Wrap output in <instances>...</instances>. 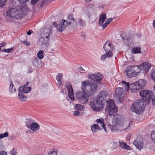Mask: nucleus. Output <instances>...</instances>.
Wrapping results in <instances>:
<instances>
[{"label": "nucleus", "mask_w": 155, "mask_h": 155, "mask_svg": "<svg viewBox=\"0 0 155 155\" xmlns=\"http://www.w3.org/2000/svg\"><path fill=\"white\" fill-rule=\"evenodd\" d=\"M66 85L69 97L71 100H74V98L73 95V90L70 83L69 82H67Z\"/></svg>", "instance_id": "f8f14e48"}, {"label": "nucleus", "mask_w": 155, "mask_h": 155, "mask_svg": "<svg viewBox=\"0 0 155 155\" xmlns=\"http://www.w3.org/2000/svg\"><path fill=\"white\" fill-rule=\"evenodd\" d=\"M143 138L141 137H138L133 142V144L139 150L142 149L143 146Z\"/></svg>", "instance_id": "1a4fd4ad"}, {"label": "nucleus", "mask_w": 155, "mask_h": 155, "mask_svg": "<svg viewBox=\"0 0 155 155\" xmlns=\"http://www.w3.org/2000/svg\"><path fill=\"white\" fill-rule=\"evenodd\" d=\"M78 70L81 72H82L83 71H85V70L82 68L81 67H80L78 68Z\"/></svg>", "instance_id": "5fc2aeb1"}, {"label": "nucleus", "mask_w": 155, "mask_h": 155, "mask_svg": "<svg viewBox=\"0 0 155 155\" xmlns=\"http://www.w3.org/2000/svg\"><path fill=\"white\" fill-rule=\"evenodd\" d=\"M88 77L90 79L97 81H101L102 79V76L100 73H97L96 74H91L88 75Z\"/></svg>", "instance_id": "2eb2a0df"}, {"label": "nucleus", "mask_w": 155, "mask_h": 155, "mask_svg": "<svg viewBox=\"0 0 155 155\" xmlns=\"http://www.w3.org/2000/svg\"><path fill=\"white\" fill-rule=\"evenodd\" d=\"M112 52V51H110L109 52H106V53L105 54L101 56V59L102 60H104L107 58L111 57L113 55V54Z\"/></svg>", "instance_id": "393cba45"}, {"label": "nucleus", "mask_w": 155, "mask_h": 155, "mask_svg": "<svg viewBox=\"0 0 155 155\" xmlns=\"http://www.w3.org/2000/svg\"><path fill=\"white\" fill-rule=\"evenodd\" d=\"M132 66H129L127 67L124 72V74L127 77L131 78L135 76V74L132 70Z\"/></svg>", "instance_id": "ddd939ff"}, {"label": "nucleus", "mask_w": 155, "mask_h": 155, "mask_svg": "<svg viewBox=\"0 0 155 155\" xmlns=\"http://www.w3.org/2000/svg\"><path fill=\"white\" fill-rule=\"evenodd\" d=\"M64 91L65 92H66V90L65 89H63L62 90V93H64Z\"/></svg>", "instance_id": "680f3d73"}, {"label": "nucleus", "mask_w": 155, "mask_h": 155, "mask_svg": "<svg viewBox=\"0 0 155 155\" xmlns=\"http://www.w3.org/2000/svg\"><path fill=\"white\" fill-rule=\"evenodd\" d=\"M3 148V146L2 144H0V151L2 150Z\"/></svg>", "instance_id": "4d7b16f0"}, {"label": "nucleus", "mask_w": 155, "mask_h": 155, "mask_svg": "<svg viewBox=\"0 0 155 155\" xmlns=\"http://www.w3.org/2000/svg\"><path fill=\"white\" fill-rule=\"evenodd\" d=\"M112 19L111 18H108L107 20L105 21V22L102 26L103 29H105L107 26L109 25L110 23L112 21Z\"/></svg>", "instance_id": "f704fd0d"}, {"label": "nucleus", "mask_w": 155, "mask_h": 155, "mask_svg": "<svg viewBox=\"0 0 155 155\" xmlns=\"http://www.w3.org/2000/svg\"><path fill=\"white\" fill-rule=\"evenodd\" d=\"M53 0H43L42 2H41V4L43 5L44 4V2H51Z\"/></svg>", "instance_id": "3c124183"}, {"label": "nucleus", "mask_w": 155, "mask_h": 155, "mask_svg": "<svg viewBox=\"0 0 155 155\" xmlns=\"http://www.w3.org/2000/svg\"><path fill=\"white\" fill-rule=\"evenodd\" d=\"M140 95L142 97L146 98L148 100L152 98L153 97L152 92L151 91L148 90H143L140 91Z\"/></svg>", "instance_id": "6e6552de"}, {"label": "nucleus", "mask_w": 155, "mask_h": 155, "mask_svg": "<svg viewBox=\"0 0 155 155\" xmlns=\"http://www.w3.org/2000/svg\"><path fill=\"white\" fill-rule=\"evenodd\" d=\"M114 144L116 146V145H117V143H116L115 142H114Z\"/></svg>", "instance_id": "69168bd1"}, {"label": "nucleus", "mask_w": 155, "mask_h": 155, "mask_svg": "<svg viewBox=\"0 0 155 155\" xmlns=\"http://www.w3.org/2000/svg\"><path fill=\"white\" fill-rule=\"evenodd\" d=\"M1 45H1L0 43V50L1 49V48L2 47V46H1Z\"/></svg>", "instance_id": "338daca9"}, {"label": "nucleus", "mask_w": 155, "mask_h": 155, "mask_svg": "<svg viewBox=\"0 0 155 155\" xmlns=\"http://www.w3.org/2000/svg\"><path fill=\"white\" fill-rule=\"evenodd\" d=\"M75 108L77 110H84L85 109V107L81 104H76L74 106Z\"/></svg>", "instance_id": "2f4dec72"}, {"label": "nucleus", "mask_w": 155, "mask_h": 155, "mask_svg": "<svg viewBox=\"0 0 155 155\" xmlns=\"http://www.w3.org/2000/svg\"><path fill=\"white\" fill-rule=\"evenodd\" d=\"M108 96V94L106 91H102L100 92L98 94L96 101L90 102L92 108L95 111H101L104 108L105 103L107 102V97Z\"/></svg>", "instance_id": "7ed1b4c3"}, {"label": "nucleus", "mask_w": 155, "mask_h": 155, "mask_svg": "<svg viewBox=\"0 0 155 155\" xmlns=\"http://www.w3.org/2000/svg\"><path fill=\"white\" fill-rule=\"evenodd\" d=\"M40 125L37 122H34L28 128L33 132H35L40 129Z\"/></svg>", "instance_id": "a211bd4d"}, {"label": "nucleus", "mask_w": 155, "mask_h": 155, "mask_svg": "<svg viewBox=\"0 0 155 155\" xmlns=\"http://www.w3.org/2000/svg\"><path fill=\"white\" fill-rule=\"evenodd\" d=\"M33 71V69L31 67H29V68L28 70V73H31Z\"/></svg>", "instance_id": "603ef678"}, {"label": "nucleus", "mask_w": 155, "mask_h": 155, "mask_svg": "<svg viewBox=\"0 0 155 155\" xmlns=\"http://www.w3.org/2000/svg\"><path fill=\"white\" fill-rule=\"evenodd\" d=\"M18 90L21 91L24 93H28L31 90V88L30 87H26L24 85L23 87L19 88Z\"/></svg>", "instance_id": "b1692460"}, {"label": "nucleus", "mask_w": 155, "mask_h": 155, "mask_svg": "<svg viewBox=\"0 0 155 155\" xmlns=\"http://www.w3.org/2000/svg\"><path fill=\"white\" fill-rule=\"evenodd\" d=\"M154 89L155 90V86H154Z\"/></svg>", "instance_id": "774afa93"}, {"label": "nucleus", "mask_w": 155, "mask_h": 155, "mask_svg": "<svg viewBox=\"0 0 155 155\" xmlns=\"http://www.w3.org/2000/svg\"><path fill=\"white\" fill-rule=\"evenodd\" d=\"M18 96L21 101H25L26 97L24 95L23 92L21 90H18Z\"/></svg>", "instance_id": "c85d7f7f"}, {"label": "nucleus", "mask_w": 155, "mask_h": 155, "mask_svg": "<svg viewBox=\"0 0 155 155\" xmlns=\"http://www.w3.org/2000/svg\"><path fill=\"white\" fill-rule=\"evenodd\" d=\"M1 44V46L2 47H4L6 45V43L5 42H2V43H0Z\"/></svg>", "instance_id": "bf43d9fd"}, {"label": "nucleus", "mask_w": 155, "mask_h": 155, "mask_svg": "<svg viewBox=\"0 0 155 155\" xmlns=\"http://www.w3.org/2000/svg\"><path fill=\"white\" fill-rule=\"evenodd\" d=\"M48 40V39H47L45 38H43L42 37H41L39 38L38 43L42 48H45V46L46 45V44Z\"/></svg>", "instance_id": "6ab92c4d"}, {"label": "nucleus", "mask_w": 155, "mask_h": 155, "mask_svg": "<svg viewBox=\"0 0 155 155\" xmlns=\"http://www.w3.org/2000/svg\"><path fill=\"white\" fill-rule=\"evenodd\" d=\"M121 38L126 46L129 47L131 46L133 44V40L127 35H124L122 36Z\"/></svg>", "instance_id": "4468645a"}, {"label": "nucleus", "mask_w": 155, "mask_h": 155, "mask_svg": "<svg viewBox=\"0 0 155 155\" xmlns=\"http://www.w3.org/2000/svg\"><path fill=\"white\" fill-rule=\"evenodd\" d=\"M7 152L4 150L0 152V155H7Z\"/></svg>", "instance_id": "8fccbe9b"}, {"label": "nucleus", "mask_w": 155, "mask_h": 155, "mask_svg": "<svg viewBox=\"0 0 155 155\" xmlns=\"http://www.w3.org/2000/svg\"><path fill=\"white\" fill-rule=\"evenodd\" d=\"M151 67V65L148 63H144L143 64L140 66L141 70H143L147 73Z\"/></svg>", "instance_id": "412c9836"}, {"label": "nucleus", "mask_w": 155, "mask_h": 155, "mask_svg": "<svg viewBox=\"0 0 155 155\" xmlns=\"http://www.w3.org/2000/svg\"><path fill=\"white\" fill-rule=\"evenodd\" d=\"M132 70L134 74H135V76L138 74L140 72L141 68L137 65L132 66Z\"/></svg>", "instance_id": "5701e85b"}, {"label": "nucleus", "mask_w": 155, "mask_h": 155, "mask_svg": "<svg viewBox=\"0 0 155 155\" xmlns=\"http://www.w3.org/2000/svg\"><path fill=\"white\" fill-rule=\"evenodd\" d=\"M11 155H15L14 152H11Z\"/></svg>", "instance_id": "0e129e2a"}, {"label": "nucleus", "mask_w": 155, "mask_h": 155, "mask_svg": "<svg viewBox=\"0 0 155 155\" xmlns=\"http://www.w3.org/2000/svg\"><path fill=\"white\" fill-rule=\"evenodd\" d=\"M152 103L153 105L155 106V98L152 99Z\"/></svg>", "instance_id": "13d9d810"}, {"label": "nucleus", "mask_w": 155, "mask_h": 155, "mask_svg": "<svg viewBox=\"0 0 155 155\" xmlns=\"http://www.w3.org/2000/svg\"><path fill=\"white\" fill-rule=\"evenodd\" d=\"M125 95V92L123 88L118 87L115 91V97L118 99L119 101H121Z\"/></svg>", "instance_id": "0eeeda50"}, {"label": "nucleus", "mask_w": 155, "mask_h": 155, "mask_svg": "<svg viewBox=\"0 0 155 155\" xmlns=\"http://www.w3.org/2000/svg\"><path fill=\"white\" fill-rule=\"evenodd\" d=\"M32 32H33V31H32L29 30L27 32V34L28 35H30L31 34V33H32Z\"/></svg>", "instance_id": "6e6d98bb"}, {"label": "nucleus", "mask_w": 155, "mask_h": 155, "mask_svg": "<svg viewBox=\"0 0 155 155\" xmlns=\"http://www.w3.org/2000/svg\"><path fill=\"white\" fill-rule=\"evenodd\" d=\"M153 25L154 27L155 28V19L153 21Z\"/></svg>", "instance_id": "e2e57ef3"}, {"label": "nucleus", "mask_w": 155, "mask_h": 155, "mask_svg": "<svg viewBox=\"0 0 155 155\" xmlns=\"http://www.w3.org/2000/svg\"><path fill=\"white\" fill-rule=\"evenodd\" d=\"M146 106L144 99H141L136 100L132 105L131 110L138 114H141L143 112V110Z\"/></svg>", "instance_id": "39448f33"}, {"label": "nucleus", "mask_w": 155, "mask_h": 155, "mask_svg": "<svg viewBox=\"0 0 155 155\" xmlns=\"http://www.w3.org/2000/svg\"><path fill=\"white\" fill-rule=\"evenodd\" d=\"M113 125H110L109 126V128L112 130H117V127H118L113 122Z\"/></svg>", "instance_id": "4c0bfd02"}, {"label": "nucleus", "mask_w": 155, "mask_h": 155, "mask_svg": "<svg viewBox=\"0 0 155 155\" xmlns=\"http://www.w3.org/2000/svg\"><path fill=\"white\" fill-rule=\"evenodd\" d=\"M81 113L78 110L75 111L73 112V115L75 116H80Z\"/></svg>", "instance_id": "49530a36"}, {"label": "nucleus", "mask_w": 155, "mask_h": 155, "mask_svg": "<svg viewBox=\"0 0 155 155\" xmlns=\"http://www.w3.org/2000/svg\"><path fill=\"white\" fill-rule=\"evenodd\" d=\"M44 51L42 50L39 51L37 53V56L38 58L41 59H42L44 57Z\"/></svg>", "instance_id": "c9c22d12"}, {"label": "nucleus", "mask_w": 155, "mask_h": 155, "mask_svg": "<svg viewBox=\"0 0 155 155\" xmlns=\"http://www.w3.org/2000/svg\"><path fill=\"white\" fill-rule=\"evenodd\" d=\"M39 0H31V4L34 5Z\"/></svg>", "instance_id": "09e8293b"}, {"label": "nucleus", "mask_w": 155, "mask_h": 155, "mask_svg": "<svg viewBox=\"0 0 155 155\" xmlns=\"http://www.w3.org/2000/svg\"><path fill=\"white\" fill-rule=\"evenodd\" d=\"M7 2V0H0V8L3 7Z\"/></svg>", "instance_id": "ea45409f"}, {"label": "nucleus", "mask_w": 155, "mask_h": 155, "mask_svg": "<svg viewBox=\"0 0 155 155\" xmlns=\"http://www.w3.org/2000/svg\"><path fill=\"white\" fill-rule=\"evenodd\" d=\"M62 19L67 26L68 25H72L75 26L78 25L76 21L71 15H69L67 17V20L64 19Z\"/></svg>", "instance_id": "9b49d317"}, {"label": "nucleus", "mask_w": 155, "mask_h": 155, "mask_svg": "<svg viewBox=\"0 0 155 155\" xmlns=\"http://www.w3.org/2000/svg\"><path fill=\"white\" fill-rule=\"evenodd\" d=\"M151 137L153 141L155 143V131H153L151 134Z\"/></svg>", "instance_id": "a18cd8bd"}, {"label": "nucleus", "mask_w": 155, "mask_h": 155, "mask_svg": "<svg viewBox=\"0 0 155 155\" xmlns=\"http://www.w3.org/2000/svg\"><path fill=\"white\" fill-rule=\"evenodd\" d=\"M34 121L31 118H29L26 120L25 121L26 127L28 128H29Z\"/></svg>", "instance_id": "bb28decb"}, {"label": "nucleus", "mask_w": 155, "mask_h": 155, "mask_svg": "<svg viewBox=\"0 0 155 155\" xmlns=\"http://www.w3.org/2000/svg\"><path fill=\"white\" fill-rule=\"evenodd\" d=\"M8 132H5L3 134H0V139H2L4 137H8Z\"/></svg>", "instance_id": "a19ab883"}, {"label": "nucleus", "mask_w": 155, "mask_h": 155, "mask_svg": "<svg viewBox=\"0 0 155 155\" xmlns=\"http://www.w3.org/2000/svg\"><path fill=\"white\" fill-rule=\"evenodd\" d=\"M23 43L27 46H29L30 45V43L26 41H24Z\"/></svg>", "instance_id": "864d4df0"}, {"label": "nucleus", "mask_w": 155, "mask_h": 155, "mask_svg": "<svg viewBox=\"0 0 155 155\" xmlns=\"http://www.w3.org/2000/svg\"><path fill=\"white\" fill-rule=\"evenodd\" d=\"M96 122L98 124H100L101 127H103L104 130L106 132L107 131L105 127V124H104L103 120L98 119L96 120Z\"/></svg>", "instance_id": "7c9ffc66"}, {"label": "nucleus", "mask_w": 155, "mask_h": 155, "mask_svg": "<svg viewBox=\"0 0 155 155\" xmlns=\"http://www.w3.org/2000/svg\"><path fill=\"white\" fill-rule=\"evenodd\" d=\"M98 86L96 83L84 81L82 82L81 88L82 92L79 91L76 94V97L83 104L88 102L89 97L93 95Z\"/></svg>", "instance_id": "f03ea898"}, {"label": "nucleus", "mask_w": 155, "mask_h": 155, "mask_svg": "<svg viewBox=\"0 0 155 155\" xmlns=\"http://www.w3.org/2000/svg\"><path fill=\"white\" fill-rule=\"evenodd\" d=\"M146 83V81L143 79L132 83L130 85V91L133 93H135L137 90L142 89L145 86Z\"/></svg>", "instance_id": "423d86ee"}, {"label": "nucleus", "mask_w": 155, "mask_h": 155, "mask_svg": "<svg viewBox=\"0 0 155 155\" xmlns=\"http://www.w3.org/2000/svg\"><path fill=\"white\" fill-rule=\"evenodd\" d=\"M78 24L80 26H84L85 25V22L81 19H79Z\"/></svg>", "instance_id": "58836bf2"}, {"label": "nucleus", "mask_w": 155, "mask_h": 155, "mask_svg": "<svg viewBox=\"0 0 155 155\" xmlns=\"http://www.w3.org/2000/svg\"><path fill=\"white\" fill-rule=\"evenodd\" d=\"M29 0H18V1L21 4H25Z\"/></svg>", "instance_id": "de8ad7c7"}, {"label": "nucleus", "mask_w": 155, "mask_h": 155, "mask_svg": "<svg viewBox=\"0 0 155 155\" xmlns=\"http://www.w3.org/2000/svg\"><path fill=\"white\" fill-rule=\"evenodd\" d=\"M10 86L9 87V91L10 93H12L13 92H15L16 91V89L15 88L14 89V91H13L12 89L14 86L13 82L12 81H10Z\"/></svg>", "instance_id": "72a5a7b5"}, {"label": "nucleus", "mask_w": 155, "mask_h": 155, "mask_svg": "<svg viewBox=\"0 0 155 155\" xmlns=\"http://www.w3.org/2000/svg\"><path fill=\"white\" fill-rule=\"evenodd\" d=\"M27 8V7L25 4L18 5L15 8H10L7 11L6 15L12 19H20L24 17Z\"/></svg>", "instance_id": "20e7f679"}, {"label": "nucleus", "mask_w": 155, "mask_h": 155, "mask_svg": "<svg viewBox=\"0 0 155 155\" xmlns=\"http://www.w3.org/2000/svg\"><path fill=\"white\" fill-rule=\"evenodd\" d=\"M120 147L123 149H125L126 150H130V147L127 145L126 143L123 142L122 141H119Z\"/></svg>", "instance_id": "cd10ccee"}, {"label": "nucleus", "mask_w": 155, "mask_h": 155, "mask_svg": "<svg viewBox=\"0 0 155 155\" xmlns=\"http://www.w3.org/2000/svg\"><path fill=\"white\" fill-rule=\"evenodd\" d=\"M106 19V15L104 13H102L99 19V24L101 26H102L103 24Z\"/></svg>", "instance_id": "4be33fe9"}, {"label": "nucleus", "mask_w": 155, "mask_h": 155, "mask_svg": "<svg viewBox=\"0 0 155 155\" xmlns=\"http://www.w3.org/2000/svg\"><path fill=\"white\" fill-rule=\"evenodd\" d=\"M57 150L54 149L53 150V151H51L49 153H48V155H57Z\"/></svg>", "instance_id": "37998d69"}, {"label": "nucleus", "mask_w": 155, "mask_h": 155, "mask_svg": "<svg viewBox=\"0 0 155 155\" xmlns=\"http://www.w3.org/2000/svg\"><path fill=\"white\" fill-rule=\"evenodd\" d=\"M107 105L106 107L105 112L110 117L113 116V123L116 125L120 129L123 130H127L130 129V123L128 120L123 121L120 120V116L117 114H114L118 111L117 107L114 102L111 99L107 101Z\"/></svg>", "instance_id": "f257e3e1"}, {"label": "nucleus", "mask_w": 155, "mask_h": 155, "mask_svg": "<svg viewBox=\"0 0 155 155\" xmlns=\"http://www.w3.org/2000/svg\"><path fill=\"white\" fill-rule=\"evenodd\" d=\"M53 25L55 27H56L58 31L60 32H62L64 31L67 26L64 22L63 21L62 19L61 21L58 24H57L56 22H54Z\"/></svg>", "instance_id": "9d476101"}, {"label": "nucleus", "mask_w": 155, "mask_h": 155, "mask_svg": "<svg viewBox=\"0 0 155 155\" xmlns=\"http://www.w3.org/2000/svg\"><path fill=\"white\" fill-rule=\"evenodd\" d=\"M91 128L92 132L94 133H95L97 132V130H101L100 126L96 124L92 125Z\"/></svg>", "instance_id": "c756f323"}, {"label": "nucleus", "mask_w": 155, "mask_h": 155, "mask_svg": "<svg viewBox=\"0 0 155 155\" xmlns=\"http://www.w3.org/2000/svg\"><path fill=\"white\" fill-rule=\"evenodd\" d=\"M33 63L34 65L36 67L41 68L42 66L41 60L38 58H35L33 61Z\"/></svg>", "instance_id": "aec40b11"}, {"label": "nucleus", "mask_w": 155, "mask_h": 155, "mask_svg": "<svg viewBox=\"0 0 155 155\" xmlns=\"http://www.w3.org/2000/svg\"><path fill=\"white\" fill-rule=\"evenodd\" d=\"M103 48L106 52L112 51L114 48L111 47V44L109 41H107L104 45L103 46Z\"/></svg>", "instance_id": "f3484780"}, {"label": "nucleus", "mask_w": 155, "mask_h": 155, "mask_svg": "<svg viewBox=\"0 0 155 155\" xmlns=\"http://www.w3.org/2000/svg\"><path fill=\"white\" fill-rule=\"evenodd\" d=\"M151 77L155 82V69L151 73Z\"/></svg>", "instance_id": "c03bdc74"}, {"label": "nucleus", "mask_w": 155, "mask_h": 155, "mask_svg": "<svg viewBox=\"0 0 155 155\" xmlns=\"http://www.w3.org/2000/svg\"><path fill=\"white\" fill-rule=\"evenodd\" d=\"M132 51L134 54L140 53L141 52L140 48L138 47L134 48L132 49Z\"/></svg>", "instance_id": "473e14b6"}, {"label": "nucleus", "mask_w": 155, "mask_h": 155, "mask_svg": "<svg viewBox=\"0 0 155 155\" xmlns=\"http://www.w3.org/2000/svg\"><path fill=\"white\" fill-rule=\"evenodd\" d=\"M122 85L124 86L126 89L129 90V84L127 82L124 81H123L122 82Z\"/></svg>", "instance_id": "e433bc0d"}, {"label": "nucleus", "mask_w": 155, "mask_h": 155, "mask_svg": "<svg viewBox=\"0 0 155 155\" xmlns=\"http://www.w3.org/2000/svg\"><path fill=\"white\" fill-rule=\"evenodd\" d=\"M50 30L48 28H46L44 30L43 32L41 34V37L43 38L48 39L50 36Z\"/></svg>", "instance_id": "dca6fc26"}, {"label": "nucleus", "mask_w": 155, "mask_h": 155, "mask_svg": "<svg viewBox=\"0 0 155 155\" xmlns=\"http://www.w3.org/2000/svg\"><path fill=\"white\" fill-rule=\"evenodd\" d=\"M29 83V82L28 81H27V82H26L25 84L24 85H25V86H26V87H27V86L28 85Z\"/></svg>", "instance_id": "052dcab7"}, {"label": "nucleus", "mask_w": 155, "mask_h": 155, "mask_svg": "<svg viewBox=\"0 0 155 155\" xmlns=\"http://www.w3.org/2000/svg\"><path fill=\"white\" fill-rule=\"evenodd\" d=\"M63 74L62 73H59L58 74L56 77V79L58 81V86L61 85V79L63 78Z\"/></svg>", "instance_id": "a878e982"}, {"label": "nucleus", "mask_w": 155, "mask_h": 155, "mask_svg": "<svg viewBox=\"0 0 155 155\" xmlns=\"http://www.w3.org/2000/svg\"><path fill=\"white\" fill-rule=\"evenodd\" d=\"M13 47H12L11 48L9 49H2V52H4L6 53H10L13 50Z\"/></svg>", "instance_id": "79ce46f5"}]
</instances>
